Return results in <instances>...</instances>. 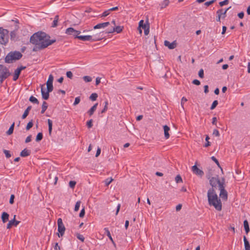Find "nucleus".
Wrapping results in <instances>:
<instances>
[{"instance_id": "29", "label": "nucleus", "mask_w": 250, "mask_h": 250, "mask_svg": "<svg viewBox=\"0 0 250 250\" xmlns=\"http://www.w3.org/2000/svg\"><path fill=\"white\" fill-rule=\"evenodd\" d=\"M138 27H140V28H142L143 29H144L146 27H147V21H146V23H145L144 22V20H141L139 21V26H138Z\"/></svg>"}, {"instance_id": "4", "label": "nucleus", "mask_w": 250, "mask_h": 250, "mask_svg": "<svg viewBox=\"0 0 250 250\" xmlns=\"http://www.w3.org/2000/svg\"><path fill=\"white\" fill-rule=\"evenodd\" d=\"M10 75L11 73L9 69L5 66L0 64V84L2 83L4 80Z\"/></svg>"}, {"instance_id": "61", "label": "nucleus", "mask_w": 250, "mask_h": 250, "mask_svg": "<svg viewBox=\"0 0 250 250\" xmlns=\"http://www.w3.org/2000/svg\"><path fill=\"white\" fill-rule=\"evenodd\" d=\"M84 214H85V210H84V208H83L81 210V212H80V213L79 214V217H81V218H83L84 216Z\"/></svg>"}, {"instance_id": "48", "label": "nucleus", "mask_w": 250, "mask_h": 250, "mask_svg": "<svg viewBox=\"0 0 250 250\" xmlns=\"http://www.w3.org/2000/svg\"><path fill=\"white\" fill-rule=\"evenodd\" d=\"M86 125L88 128H90L93 126V120L90 119L86 123Z\"/></svg>"}, {"instance_id": "50", "label": "nucleus", "mask_w": 250, "mask_h": 250, "mask_svg": "<svg viewBox=\"0 0 250 250\" xmlns=\"http://www.w3.org/2000/svg\"><path fill=\"white\" fill-rule=\"evenodd\" d=\"M76 236H77V238L79 239L80 240H81L82 242H83L84 240V237H83V236L82 234H80L79 233H77L76 234Z\"/></svg>"}, {"instance_id": "7", "label": "nucleus", "mask_w": 250, "mask_h": 250, "mask_svg": "<svg viewBox=\"0 0 250 250\" xmlns=\"http://www.w3.org/2000/svg\"><path fill=\"white\" fill-rule=\"evenodd\" d=\"M50 38V36L47 34V36L39 43L38 46L39 49L42 50L44 49L49 46L47 45L46 44L49 42Z\"/></svg>"}, {"instance_id": "5", "label": "nucleus", "mask_w": 250, "mask_h": 250, "mask_svg": "<svg viewBox=\"0 0 250 250\" xmlns=\"http://www.w3.org/2000/svg\"><path fill=\"white\" fill-rule=\"evenodd\" d=\"M9 31L7 29L0 27V43L6 44L8 42Z\"/></svg>"}, {"instance_id": "37", "label": "nucleus", "mask_w": 250, "mask_h": 250, "mask_svg": "<svg viewBox=\"0 0 250 250\" xmlns=\"http://www.w3.org/2000/svg\"><path fill=\"white\" fill-rule=\"evenodd\" d=\"M98 94L96 93H93L91 94L89 97V99L92 101H95L97 100L98 98Z\"/></svg>"}, {"instance_id": "40", "label": "nucleus", "mask_w": 250, "mask_h": 250, "mask_svg": "<svg viewBox=\"0 0 250 250\" xmlns=\"http://www.w3.org/2000/svg\"><path fill=\"white\" fill-rule=\"evenodd\" d=\"M218 104V102L217 100L214 101L210 107V110H213L217 106Z\"/></svg>"}, {"instance_id": "24", "label": "nucleus", "mask_w": 250, "mask_h": 250, "mask_svg": "<svg viewBox=\"0 0 250 250\" xmlns=\"http://www.w3.org/2000/svg\"><path fill=\"white\" fill-rule=\"evenodd\" d=\"M123 30V27L120 26H117L115 27H114L112 30L110 31L107 32V33H113L114 32H117V33H121Z\"/></svg>"}, {"instance_id": "28", "label": "nucleus", "mask_w": 250, "mask_h": 250, "mask_svg": "<svg viewBox=\"0 0 250 250\" xmlns=\"http://www.w3.org/2000/svg\"><path fill=\"white\" fill-rule=\"evenodd\" d=\"M47 123L48 125V132L49 135H51L52 133V125L53 123L51 120L48 119L47 120Z\"/></svg>"}, {"instance_id": "22", "label": "nucleus", "mask_w": 250, "mask_h": 250, "mask_svg": "<svg viewBox=\"0 0 250 250\" xmlns=\"http://www.w3.org/2000/svg\"><path fill=\"white\" fill-rule=\"evenodd\" d=\"M98 105V103L95 104L91 108L87 111V114L89 116H91L96 111L97 109V107Z\"/></svg>"}, {"instance_id": "11", "label": "nucleus", "mask_w": 250, "mask_h": 250, "mask_svg": "<svg viewBox=\"0 0 250 250\" xmlns=\"http://www.w3.org/2000/svg\"><path fill=\"white\" fill-rule=\"evenodd\" d=\"M164 45L166 46H167L169 49H172L176 47L177 43L176 42V41H173L172 42L170 43L168 41H165L164 42Z\"/></svg>"}, {"instance_id": "59", "label": "nucleus", "mask_w": 250, "mask_h": 250, "mask_svg": "<svg viewBox=\"0 0 250 250\" xmlns=\"http://www.w3.org/2000/svg\"><path fill=\"white\" fill-rule=\"evenodd\" d=\"M188 101L187 99L183 97L181 99V105L182 108L184 109V104L185 102H186Z\"/></svg>"}, {"instance_id": "6", "label": "nucleus", "mask_w": 250, "mask_h": 250, "mask_svg": "<svg viewBox=\"0 0 250 250\" xmlns=\"http://www.w3.org/2000/svg\"><path fill=\"white\" fill-rule=\"evenodd\" d=\"M58 229V230L59 233H58V236L60 237V236H62L63 235L65 230V228L63 224L62 220L61 218H59L57 221Z\"/></svg>"}, {"instance_id": "45", "label": "nucleus", "mask_w": 250, "mask_h": 250, "mask_svg": "<svg viewBox=\"0 0 250 250\" xmlns=\"http://www.w3.org/2000/svg\"><path fill=\"white\" fill-rule=\"evenodd\" d=\"M175 180L177 183H182L183 182L182 179L180 175H177Z\"/></svg>"}, {"instance_id": "60", "label": "nucleus", "mask_w": 250, "mask_h": 250, "mask_svg": "<svg viewBox=\"0 0 250 250\" xmlns=\"http://www.w3.org/2000/svg\"><path fill=\"white\" fill-rule=\"evenodd\" d=\"M66 75V76L67 78L71 79H72L73 74L71 72V71H67Z\"/></svg>"}, {"instance_id": "17", "label": "nucleus", "mask_w": 250, "mask_h": 250, "mask_svg": "<svg viewBox=\"0 0 250 250\" xmlns=\"http://www.w3.org/2000/svg\"><path fill=\"white\" fill-rule=\"evenodd\" d=\"M163 128L164 130L165 137L166 139H167L169 138V134L168 132L170 130V128L167 125H165L163 126Z\"/></svg>"}, {"instance_id": "12", "label": "nucleus", "mask_w": 250, "mask_h": 250, "mask_svg": "<svg viewBox=\"0 0 250 250\" xmlns=\"http://www.w3.org/2000/svg\"><path fill=\"white\" fill-rule=\"evenodd\" d=\"M43 86V85H42L41 86V94L42 98L43 99L47 100L48 99L49 97V92H48L47 91H45Z\"/></svg>"}, {"instance_id": "56", "label": "nucleus", "mask_w": 250, "mask_h": 250, "mask_svg": "<svg viewBox=\"0 0 250 250\" xmlns=\"http://www.w3.org/2000/svg\"><path fill=\"white\" fill-rule=\"evenodd\" d=\"M11 39L14 40L16 37V33L15 31H11L10 33Z\"/></svg>"}, {"instance_id": "57", "label": "nucleus", "mask_w": 250, "mask_h": 250, "mask_svg": "<svg viewBox=\"0 0 250 250\" xmlns=\"http://www.w3.org/2000/svg\"><path fill=\"white\" fill-rule=\"evenodd\" d=\"M199 77L201 78H203L204 77V70L201 69L198 72Z\"/></svg>"}, {"instance_id": "58", "label": "nucleus", "mask_w": 250, "mask_h": 250, "mask_svg": "<svg viewBox=\"0 0 250 250\" xmlns=\"http://www.w3.org/2000/svg\"><path fill=\"white\" fill-rule=\"evenodd\" d=\"M110 14V11H108V9L105 11L103 13V14L101 15V17H105L107 16Z\"/></svg>"}, {"instance_id": "26", "label": "nucleus", "mask_w": 250, "mask_h": 250, "mask_svg": "<svg viewBox=\"0 0 250 250\" xmlns=\"http://www.w3.org/2000/svg\"><path fill=\"white\" fill-rule=\"evenodd\" d=\"M243 240L244 242L245 250H250V245L249 242L248 241L245 236H244Z\"/></svg>"}, {"instance_id": "35", "label": "nucleus", "mask_w": 250, "mask_h": 250, "mask_svg": "<svg viewBox=\"0 0 250 250\" xmlns=\"http://www.w3.org/2000/svg\"><path fill=\"white\" fill-rule=\"evenodd\" d=\"M29 101L33 104H39V102L38 101V100L35 98V97L33 96H31L30 98H29Z\"/></svg>"}, {"instance_id": "1", "label": "nucleus", "mask_w": 250, "mask_h": 250, "mask_svg": "<svg viewBox=\"0 0 250 250\" xmlns=\"http://www.w3.org/2000/svg\"><path fill=\"white\" fill-rule=\"evenodd\" d=\"M207 197L208 205L210 206H213L218 211L222 210V205L220 199L215 191V189L213 188H209L207 192Z\"/></svg>"}, {"instance_id": "27", "label": "nucleus", "mask_w": 250, "mask_h": 250, "mask_svg": "<svg viewBox=\"0 0 250 250\" xmlns=\"http://www.w3.org/2000/svg\"><path fill=\"white\" fill-rule=\"evenodd\" d=\"M32 108L31 106H29L27 107V108L25 109L24 111L23 114L22 116V119H24L26 118V117L28 115L29 111L31 110Z\"/></svg>"}, {"instance_id": "42", "label": "nucleus", "mask_w": 250, "mask_h": 250, "mask_svg": "<svg viewBox=\"0 0 250 250\" xmlns=\"http://www.w3.org/2000/svg\"><path fill=\"white\" fill-rule=\"evenodd\" d=\"M211 159L213 161H214L216 164L217 166L221 168V170H222V168H221V166L220 165V164H219V161H218V160L214 156H212L211 157Z\"/></svg>"}, {"instance_id": "36", "label": "nucleus", "mask_w": 250, "mask_h": 250, "mask_svg": "<svg viewBox=\"0 0 250 250\" xmlns=\"http://www.w3.org/2000/svg\"><path fill=\"white\" fill-rule=\"evenodd\" d=\"M222 181H223L222 182L220 181V183H219V184H218L219 190L220 191H223V190H226L225 188L224 182V179H223Z\"/></svg>"}, {"instance_id": "54", "label": "nucleus", "mask_w": 250, "mask_h": 250, "mask_svg": "<svg viewBox=\"0 0 250 250\" xmlns=\"http://www.w3.org/2000/svg\"><path fill=\"white\" fill-rule=\"evenodd\" d=\"M229 2V0H225L224 1L219 2L220 6H223L224 5H227Z\"/></svg>"}, {"instance_id": "19", "label": "nucleus", "mask_w": 250, "mask_h": 250, "mask_svg": "<svg viewBox=\"0 0 250 250\" xmlns=\"http://www.w3.org/2000/svg\"><path fill=\"white\" fill-rule=\"evenodd\" d=\"M9 215L6 212H2L1 216L2 221L3 223L7 222L9 220Z\"/></svg>"}, {"instance_id": "15", "label": "nucleus", "mask_w": 250, "mask_h": 250, "mask_svg": "<svg viewBox=\"0 0 250 250\" xmlns=\"http://www.w3.org/2000/svg\"><path fill=\"white\" fill-rule=\"evenodd\" d=\"M110 24L109 22H105L101 23H99L94 26V29H100L102 28H104Z\"/></svg>"}, {"instance_id": "14", "label": "nucleus", "mask_w": 250, "mask_h": 250, "mask_svg": "<svg viewBox=\"0 0 250 250\" xmlns=\"http://www.w3.org/2000/svg\"><path fill=\"white\" fill-rule=\"evenodd\" d=\"M73 33H77V34H80L81 33L80 31L76 30L72 27H69L66 29L65 31V33L68 35H72Z\"/></svg>"}, {"instance_id": "18", "label": "nucleus", "mask_w": 250, "mask_h": 250, "mask_svg": "<svg viewBox=\"0 0 250 250\" xmlns=\"http://www.w3.org/2000/svg\"><path fill=\"white\" fill-rule=\"evenodd\" d=\"M77 39L83 41H89L91 42L92 36L91 35H85V36H80L79 37H77Z\"/></svg>"}, {"instance_id": "39", "label": "nucleus", "mask_w": 250, "mask_h": 250, "mask_svg": "<svg viewBox=\"0 0 250 250\" xmlns=\"http://www.w3.org/2000/svg\"><path fill=\"white\" fill-rule=\"evenodd\" d=\"M108 101H105L104 102V107L103 109V110L101 111V113H104L105 112L107 111V108H108Z\"/></svg>"}, {"instance_id": "3", "label": "nucleus", "mask_w": 250, "mask_h": 250, "mask_svg": "<svg viewBox=\"0 0 250 250\" xmlns=\"http://www.w3.org/2000/svg\"><path fill=\"white\" fill-rule=\"evenodd\" d=\"M22 56V54L19 51H11L5 57V62L8 63H12L13 61L20 60Z\"/></svg>"}, {"instance_id": "53", "label": "nucleus", "mask_w": 250, "mask_h": 250, "mask_svg": "<svg viewBox=\"0 0 250 250\" xmlns=\"http://www.w3.org/2000/svg\"><path fill=\"white\" fill-rule=\"evenodd\" d=\"M80 101H81V99H80V97H77L75 98V101L73 103V105L75 106V105H77L78 104H79Z\"/></svg>"}, {"instance_id": "25", "label": "nucleus", "mask_w": 250, "mask_h": 250, "mask_svg": "<svg viewBox=\"0 0 250 250\" xmlns=\"http://www.w3.org/2000/svg\"><path fill=\"white\" fill-rule=\"evenodd\" d=\"M243 223L246 233L248 234L250 231L249 222L247 220H245Z\"/></svg>"}, {"instance_id": "41", "label": "nucleus", "mask_w": 250, "mask_h": 250, "mask_svg": "<svg viewBox=\"0 0 250 250\" xmlns=\"http://www.w3.org/2000/svg\"><path fill=\"white\" fill-rule=\"evenodd\" d=\"M147 27L144 28V33L145 35H147L149 34V23L148 22V21H147Z\"/></svg>"}, {"instance_id": "52", "label": "nucleus", "mask_w": 250, "mask_h": 250, "mask_svg": "<svg viewBox=\"0 0 250 250\" xmlns=\"http://www.w3.org/2000/svg\"><path fill=\"white\" fill-rule=\"evenodd\" d=\"M169 4L168 0H164L162 4V8H165Z\"/></svg>"}, {"instance_id": "31", "label": "nucleus", "mask_w": 250, "mask_h": 250, "mask_svg": "<svg viewBox=\"0 0 250 250\" xmlns=\"http://www.w3.org/2000/svg\"><path fill=\"white\" fill-rule=\"evenodd\" d=\"M20 74H21V72L16 69L14 71L13 80L14 81H17L18 79V78L20 75Z\"/></svg>"}, {"instance_id": "20", "label": "nucleus", "mask_w": 250, "mask_h": 250, "mask_svg": "<svg viewBox=\"0 0 250 250\" xmlns=\"http://www.w3.org/2000/svg\"><path fill=\"white\" fill-rule=\"evenodd\" d=\"M30 150L25 148L21 152L20 156L22 157H25L30 155Z\"/></svg>"}, {"instance_id": "47", "label": "nucleus", "mask_w": 250, "mask_h": 250, "mask_svg": "<svg viewBox=\"0 0 250 250\" xmlns=\"http://www.w3.org/2000/svg\"><path fill=\"white\" fill-rule=\"evenodd\" d=\"M3 152L5 154V156L7 158H9L11 156L10 152L9 150L3 149Z\"/></svg>"}, {"instance_id": "49", "label": "nucleus", "mask_w": 250, "mask_h": 250, "mask_svg": "<svg viewBox=\"0 0 250 250\" xmlns=\"http://www.w3.org/2000/svg\"><path fill=\"white\" fill-rule=\"evenodd\" d=\"M76 184V182L74 181H70L69 182V186L71 188H74Z\"/></svg>"}, {"instance_id": "30", "label": "nucleus", "mask_w": 250, "mask_h": 250, "mask_svg": "<svg viewBox=\"0 0 250 250\" xmlns=\"http://www.w3.org/2000/svg\"><path fill=\"white\" fill-rule=\"evenodd\" d=\"M47 107H48L47 103L45 101L43 102L42 104V110L41 112V114H43L44 113V112L46 111V110L47 109Z\"/></svg>"}, {"instance_id": "34", "label": "nucleus", "mask_w": 250, "mask_h": 250, "mask_svg": "<svg viewBox=\"0 0 250 250\" xmlns=\"http://www.w3.org/2000/svg\"><path fill=\"white\" fill-rule=\"evenodd\" d=\"M53 80H54V77L52 74H50L49 76L48 80L46 82V85L53 84Z\"/></svg>"}, {"instance_id": "16", "label": "nucleus", "mask_w": 250, "mask_h": 250, "mask_svg": "<svg viewBox=\"0 0 250 250\" xmlns=\"http://www.w3.org/2000/svg\"><path fill=\"white\" fill-rule=\"evenodd\" d=\"M101 33L92 36L91 42H96L101 40L103 38V35H101Z\"/></svg>"}, {"instance_id": "55", "label": "nucleus", "mask_w": 250, "mask_h": 250, "mask_svg": "<svg viewBox=\"0 0 250 250\" xmlns=\"http://www.w3.org/2000/svg\"><path fill=\"white\" fill-rule=\"evenodd\" d=\"M47 86V91L49 93L52 92L53 90V84L46 85Z\"/></svg>"}, {"instance_id": "32", "label": "nucleus", "mask_w": 250, "mask_h": 250, "mask_svg": "<svg viewBox=\"0 0 250 250\" xmlns=\"http://www.w3.org/2000/svg\"><path fill=\"white\" fill-rule=\"evenodd\" d=\"M14 126H15V123L14 122L11 125V126H10L9 129L6 132L7 135H10L12 134L13 133Z\"/></svg>"}, {"instance_id": "13", "label": "nucleus", "mask_w": 250, "mask_h": 250, "mask_svg": "<svg viewBox=\"0 0 250 250\" xmlns=\"http://www.w3.org/2000/svg\"><path fill=\"white\" fill-rule=\"evenodd\" d=\"M231 8V6L227 8L225 11H224L223 9L221 8L218 10L216 12V13H219V14L221 16L222 19H225L227 16V11Z\"/></svg>"}, {"instance_id": "21", "label": "nucleus", "mask_w": 250, "mask_h": 250, "mask_svg": "<svg viewBox=\"0 0 250 250\" xmlns=\"http://www.w3.org/2000/svg\"><path fill=\"white\" fill-rule=\"evenodd\" d=\"M219 195L223 200L226 201L228 199V192L226 190L220 191Z\"/></svg>"}, {"instance_id": "10", "label": "nucleus", "mask_w": 250, "mask_h": 250, "mask_svg": "<svg viewBox=\"0 0 250 250\" xmlns=\"http://www.w3.org/2000/svg\"><path fill=\"white\" fill-rule=\"evenodd\" d=\"M192 171L194 174L200 176H202L204 174L203 171L198 168L196 165L192 167Z\"/></svg>"}, {"instance_id": "43", "label": "nucleus", "mask_w": 250, "mask_h": 250, "mask_svg": "<svg viewBox=\"0 0 250 250\" xmlns=\"http://www.w3.org/2000/svg\"><path fill=\"white\" fill-rule=\"evenodd\" d=\"M113 179L112 178H108L106 179H105L104 183L106 186H108L112 181Z\"/></svg>"}, {"instance_id": "51", "label": "nucleus", "mask_w": 250, "mask_h": 250, "mask_svg": "<svg viewBox=\"0 0 250 250\" xmlns=\"http://www.w3.org/2000/svg\"><path fill=\"white\" fill-rule=\"evenodd\" d=\"M83 79L85 82H90L92 81V78L88 76H84Z\"/></svg>"}, {"instance_id": "44", "label": "nucleus", "mask_w": 250, "mask_h": 250, "mask_svg": "<svg viewBox=\"0 0 250 250\" xmlns=\"http://www.w3.org/2000/svg\"><path fill=\"white\" fill-rule=\"evenodd\" d=\"M33 126V121L32 120H31V121H30L27 125L26 126V129L27 130H29L32 127V126Z\"/></svg>"}, {"instance_id": "64", "label": "nucleus", "mask_w": 250, "mask_h": 250, "mask_svg": "<svg viewBox=\"0 0 250 250\" xmlns=\"http://www.w3.org/2000/svg\"><path fill=\"white\" fill-rule=\"evenodd\" d=\"M215 1V0H210V1H209L206 2L204 4L206 6H208L212 4V3H213Z\"/></svg>"}, {"instance_id": "2", "label": "nucleus", "mask_w": 250, "mask_h": 250, "mask_svg": "<svg viewBox=\"0 0 250 250\" xmlns=\"http://www.w3.org/2000/svg\"><path fill=\"white\" fill-rule=\"evenodd\" d=\"M47 36V34L45 32L40 31L34 33L32 35L30 39V42L33 44L38 45L41 41L43 40Z\"/></svg>"}, {"instance_id": "63", "label": "nucleus", "mask_w": 250, "mask_h": 250, "mask_svg": "<svg viewBox=\"0 0 250 250\" xmlns=\"http://www.w3.org/2000/svg\"><path fill=\"white\" fill-rule=\"evenodd\" d=\"M213 135H215V136H217V137H218L220 136V133H219V131L216 129H214L213 130Z\"/></svg>"}, {"instance_id": "23", "label": "nucleus", "mask_w": 250, "mask_h": 250, "mask_svg": "<svg viewBox=\"0 0 250 250\" xmlns=\"http://www.w3.org/2000/svg\"><path fill=\"white\" fill-rule=\"evenodd\" d=\"M104 230L105 231V233L106 234V235L108 236L110 240L112 242V244L114 245H115V243L114 241L113 240V238L111 235L110 232L107 228H105L104 229Z\"/></svg>"}, {"instance_id": "62", "label": "nucleus", "mask_w": 250, "mask_h": 250, "mask_svg": "<svg viewBox=\"0 0 250 250\" xmlns=\"http://www.w3.org/2000/svg\"><path fill=\"white\" fill-rule=\"evenodd\" d=\"M14 198H15V195L14 194H11L10 196V200H9V203L10 204H13L14 203Z\"/></svg>"}, {"instance_id": "38", "label": "nucleus", "mask_w": 250, "mask_h": 250, "mask_svg": "<svg viewBox=\"0 0 250 250\" xmlns=\"http://www.w3.org/2000/svg\"><path fill=\"white\" fill-rule=\"evenodd\" d=\"M43 138V135L42 132H39L37 134V135L36 136V142H40L41 141Z\"/></svg>"}, {"instance_id": "33", "label": "nucleus", "mask_w": 250, "mask_h": 250, "mask_svg": "<svg viewBox=\"0 0 250 250\" xmlns=\"http://www.w3.org/2000/svg\"><path fill=\"white\" fill-rule=\"evenodd\" d=\"M59 16L58 15H56L55 16V18H54V20L53 21V23L52 24V27H55L57 26L58 25V21H59Z\"/></svg>"}, {"instance_id": "46", "label": "nucleus", "mask_w": 250, "mask_h": 250, "mask_svg": "<svg viewBox=\"0 0 250 250\" xmlns=\"http://www.w3.org/2000/svg\"><path fill=\"white\" fill-rule=\"evenodd\" d=\"M80 204H81V201H79L76 202L75 206V208H74V210L75 211H78V210L79 209L80 207Z\"/></svg>"}, {"instance_id": "9", "label": "nucleus", "mask_w": 250, "mask_h": 250, "mask_svg": "<svg viewBox=\"0 0 250 250\" xmlns=\"http://www.w3.org/2000/svg\"><path fill=\"white\" fill-rule=\"evenodd\" d=\"M16 216L15 215L13 219L9 221L6 227L7 229H11L13 226L17 227L20 224V221L15 220Z\"/></svg>"}, {"instance_id": "8", "label": "nucleus", "mask_w": 250, "mask_h": 250, "mask_svg": "<svg viewBox=\"0 0 250 250\" xmlns=\"http://www.w3.org/2000/svg\"><path fill=\"white\" fill-rule=\"evenodd\" d=\"M208 179H209V184L211 186L210 188H213L215 189L217 185L220 183V180L218 177L216 178L214 177H208Z\"/></svg>"}]
</instances>
